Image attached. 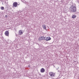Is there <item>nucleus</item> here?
Here are the masks:
<instances>
[{
  "label": "nucleus",
  "instance_id": "nucleus-14",
  "mask_svg": "<svg viewBox=\"0 0 79 79\" xmlns=\"http://www.w3.org/2000/svg\"><path fill=\"white\" fill-rule=\"evenodd\" d=\"M5 17H6V18H7V17H8V16H7V15H6L5 16Z\"/></svg>",
  "mask_w": 79,
  "mask_h": 79
},
{
  "label": "nucleus",
  "instance_id": "nucleus-5",
  "mask_svg": "<svg viewBox=\"0 0 79 79\" xmlns=\"http://www.w3.org/2000/svg\"><path fill=\"white\" fill-rule=\"evenodd\" d=\"M5 34L6 36H8L9 35V31H5Z\"/></svg>",
  "mask_w": 79,
  "mask_h": 79
},
{
  "label": "nucleus",
  "instance_id": "nucleus-6",
  "mask_svg": "<svg viewBox=\"0 0 79 79\" xmlns=\"http://www.w3.org/2000/svg\"><path fill=\"white\" fill-rule=\"evenodd\" d=\"M19 34L20 35H22L23 34V32L22 31V30H20L19 31Z\"/></svg>",
  "mask_w": 79,
  "mask_h": 79
},
{
  "label": "nucleus",
  "instance_id": "nucleus-3",
  "mask_svg": "<svg viewBox=\"0 0 79 79\" xmlns=\"http://www.w3.org/2000/svg\"><path fill=\"white\" fill-rule=\"evenodd\" d=\"M18 5V3L16 2H14L13 4V6L14 7H17Z\"/></svg>",
  "mask_w": 79,
  "mask_h": 79
},
{
  "label": "nucleus",
  "instance_id": "nucleus-8",
  "mask_svg": "<svg viewBox=\"0 0 79 79\" xmlns=\"http://www.w3.org/2000/svg\"><path fill=\"white\" fill-rule=\"evenodd\" d=\"M72 18L74 19L76 18V15H73L72 17Z\"/></svg>",
  "mask_w": 79,
  "mask_h": 79
},
{
  "label": "nucleus",
  "instance_id": "nucleus-4",
  "mask_svg": "<svg viewBox=\"0 0 79 79\" xmlns=\"http://www.w3.org/2000/svg\"><path fill=\"white\" fill-rule=\"evenodd\" d=\"M51 39V38L50 37H45V40H47V41H48V40H50Z\"/></svg>",
  "mask_w": 79,
  "mask_h": 79
},
{
  "label": "nucleus",
  "instance_id": "nucleus-2",
  "mask_svg": "<svg viewBox=\"0 0 79 79\" xmlns=\"http://www.w3.org/2000/svg\"><path fill=\"white\" fill-rule=\"evenodd\" d=\"M49 75L51 77H54L55 76V73L53 72H50L49 73Z\"/></svg>",
  "mask_w": 79,
  "mask_h": 79
},
{
  "label": "nucleus",
  "instance_id": "nucleus-15",
  "mask_svg": "<svg viewBox=\"0 0 79 79\" xmlns=\"http://www.w3.org/2000/svg\"><path fill=\"white\" fill-rule=\"evenodd\" d=\"M28 67H29V68H30V65H28Z\"/></svg>",
  "mask_w": 79,
  "mask_h": 79
},
{
  "label": "nucleus",
  "instance_id": "nucleus-9",
  "mask_svg": "<svg viewBox=\"0 0 79 79\" xmlns=\"http://www.w3.org/2000/svg\"><path fill=\"white\" fill-rule=\"evenodd\" d=\"M42 27L44 29H46V27L45 26V25H43Z\"/></svg>",
  "mask_w": 79,
  "mask_h": 79
},
{
  "label": "nucleus",
  "instance_id": "nucleus-7",
  "mask_svg": "<svg viewBox=\"0 0 79 79\" xmlns=\"http://www.w3.org/2000/svg\"><path fill=\"white\" fill-rule=\"evenodd\" d=\"M40 72L41 73H44V72H45V69H44V68H42L41 69H40Z\"/></svg>",
  "mask_w": 79,
  "mask_h": 79
},
{
  "label": "nucleus",
  "instance_id": "nucleus-10",
  "mask_svg": "<svg viewBox=\"0 0 79 79\" xmlns=\"http://www.w3.org/2000/svg\"><path fill=\"white\" fill-rule=\"evenodd\" d=\"M1 9L2 10H5V8L3 6H2L1 7Z\"/></svg>",
  "mask_w": 79,
  "mask_h": 79
},
{
  "label": "nucleus",
  "instance_id": "nucleus-13",
  "mask_svg": "<svg viewBox=\"0 0 79 79\" xmlns=\"http://www.w3.org/2000/svg\"><path fill=\"white\" fill-rule=\"evenodd\" d=\"M61 3H63V0H62L61 1Z\"/></svg>",
  "mask_w": 79,
  "mask_h": 79
},
{
  "label": "nucleus",
  "instance_id": "nucleus-12",
  "mask_svg": "<svg viewBox=\"0 0 79 79\" xmlns=\"http://www.w3.org/2000/svg\"><path fill=\"white\" fill-rule=\"evenodd\" d=\"M43 39V40H44V39L45 40V37H44V36H41V37Z\"/></svg>",
  "mask_w": 79,
  "mask_h": 79
},
{
  "label": "nucleus",
  "instance_id": "nucleus-11",
  "mask_svg": "<svg viewBox=\"0 0 79 79\" xmlns=\"http://www.w3.org/2000/svg\"><path fill=\"white\" fill-rule=\"evenodd\" d=\"M39 40H43L42 39V38L41 37H40L39 38Z\"/></svg>",
  "mask_w": 79,
  "mask_h": 79
},
{
  "label": "nucleus",
  "instance_id": "nucleus-1",
  "mask_svg": "<svg viewBox=\"0 0 79 79\" xmlns=\"http://www.w3.org/2000/svg\"><path fill=\"white\" fill-rule=\"evenodd\" d=\"M69 9L71 13H75L77 11V8H76L75 4L73 5H72L70 7Z\"/></svg>",
  "mask_w": 79,
  "mask_h": 79
}]
</instances>
